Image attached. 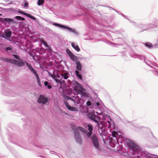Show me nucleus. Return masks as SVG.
<instances>
[{"mask_svg":"<svg viewBox=\"0 0 158 158\" xmlns=\"http://www.w3.org/2000/svg\"><path fill=\"white\" fill-rule=\"evenodd\" d=\"M2 15L0 13V16H2Z\"/></svg>","mask_w":158,"mask_h":158,"instance_id":"nucleus-41","label":"nucleus"},{"mask_svg":"<svg viewBox=\"0 0 158 158\" xmlns=\"http://www.w3.org/2000/svg\"><path fill=\"white\" fill-rule=\"evenodd\" d=\"M28 5V2H26L24 3V7H27V6Z\"/></svg>","mask_w":158,"mask_h":158,"instance_id":"nucleus-31","label":"nucleus"},{"mask_svg":"<svg viewBox=\"0 0 158 158\" xmlns=\"http://www.w3.org/2000/svg\"><path fill=\"white\" fill-rule=\"evenodd\" d=\"M42 42L43 44H45V43L46 42L44 40H42Z\"/></svg>","mask_w":158,"mask_h":158,"instance_id":"nucleus-34","label":"nucleus"},{"mask_svg":"<svg viewBox=\"0 0 158 158\" xmlns=\"http://www.w3.org/2000/svg\"><path fill=\"white\" fill-rule=\"evenodd\" d=\"M128 147L133 151H136L137 150L139 147L135 143L131 141H129L127 142Z\"/></svg>","mask_w":158,"mask_h":158,"instance_id":"nucleus-6","label":"nucleus"},{"mask_svg":"<svg viewBox=\"0 0 158 158\" xmlns=\"http://www.w3.org/2000/svg\"><path fill=\"white\" fill-rule=\"evenodd\" d=\"M56 83L58 84H60V87L61 85V82L59 80L57 79L55 80Z\"/></svg>","mask_w":158,"mask_h":158,"instance_id":"nucleus-25","label":"nucleus"},{"mask_svg":"<svg viewBox=\"0 0 158 158\" xmlns=\"http://www.w3.org/2000/svg\"><path fill=\"white\" fill-rule=\"evenodd\" d=\"M145 45L149 48H151L152 47V45L150 43L148 42L145 44Z\"/></svg>","mask_w":158,"mask_h":158,"instance_id":"nucleus-18","label":"nucleus"},{"mask_svg":"<svg viewBox=\"0 0 158 158\" xmlns=\"http://www.w3.org/2000/svg\"><path fill=\"white\" fill-rule=\"evenodd\" d=\"M118 135V133L115 131H113L112 132V135L113 137H116V135Z\"/></svg>","mask_w":158,"mask_h":158,"instance_id":"nucleus-23","label":"nucleus"},{"mask_svg":"<svg viewBox=\"0 0 158 158\" xmlns=\"http://www.w3.org/2000/svg\"><path fill=\"white\" fill-rule=\"evenodd\" d=\"M13 56L15 58H16V59H18V60H19V57L16 55H15V54H14L13 55Z\"/></svg>","mask_w":158,"mask_h":158,"instance_id":"nucleus-28","label":"nucleus"},{"mask_svg":"<svg viewBox=\"0 0 158 158\" xmlns=\"http://www.w3.org/2000/svg\"><path fill=\"white\" fill-rule=\"evenodd\" d=\"M51 76L52 77V78H53L55 81L57 79L56 76L54 74H52Z\"/></svg>","mask_w":158,"mask_h":158,"instance_id":"nucleus-27","label":"nucleus"},{"mask_svg":"<svg viewBox=\"0 0 158 158\" xmlns=\"http://www.w3.org/2000/svg\"><path fill=\"white\" fill-rule=\"evenodd\" d=\"M109 139L111 141H112L113 140V138L112 137H109Z\"/></svg>","mask_w":158,"mask_h":158,"instance_id":"nucleus-36","label":"nucleus"},{"mask_svg":"<svg viewBox=\"0 0 158 158\" xmlns=\"http://www.w3.org/2000/svg\"><path fill=\"white\" fill-rule=\"evenodd\" d=\"M66 52L70 58L73 61H76L77 60V57L74 55L69 49H66Z\"/></svg>","mask_w":158,"mask_h":158,"instance_id":"nucleus-11","label":"nucleus"},{"mask_svg":"<svg viewBox=\"0 0 158 158\" xmlns=\"http://www.w3.org/2000/svg\"><path fill=\"white\" fill-rule=\"evenodd\" d=\"M76 69L79 71H81L82 69L80 61H77L76 63Z\"/></svg>","mask_w":158,"mask_h":158,"instance_id":"nucleus-14","label":"nucleus"},{"mask_svg":"<svg viewBox=\"0 0 158 158\" xmlns=\"http://www.w3.org/2000/svg\"><path fill=\"white\" fill-rule=\"evenodd\" d=\"M83 89L82 90V92L79 93V94H80L81 95V96L84 97H86L87 96L85 92H83Z\"/></svg>","mask_w":158,"mask_h":158,"instance_id":"nucleus-21","label":"nucleus"},{"mask_svg":"<svg viewBox=\"0 0 158 158\" xmlns=\"http://www.w3.org/2000/svg\"><path fill=\"white\" fill-rule=\"evenodd\" d=\"M107 122L109 123H110V122L109 121H107Z\"/></svg>","mask_w":158,"mask_h":158,"instance_id":"nucleus-40","label":"nucleus"},{"mask_svg":"<svg viewBox=\"0 0 158 158\" xmlns=\"http://www.w3.org/2000/svg\"><path fill=\"white\" fill-rule=\"evenodd\" d=\"M69 73L64 72H63L61 73V76L64 79H67L69 78L68 74Z\"/></svg>","mask_w":158,"mask_h":158,"instance_id":"nucleus-13","label":"nucleus"},{"mask_svg":"<svg viewBox=\"0 0 158 158\" xmlns=\"http://www.w3.org/2000/svg\"><path fill=\"white\" fill-rule=\"evenodd\" d=\"M48 102L47 98L45 97L43 95H40L38 99V102L39 103L43 105L46 104Z\"/></svg>","mask_w":158,"mask_h":158,"instance_id":"nucleus-9","label":"nucleus"},{"mask_svg":"<svg viewBox=\"0 0 158 158\" xmlns=\"http://www.w3.org/2000/svg\"><path fill=\"white\" fill-rule=\"evenodd\" d=\"M25 63L29 69L34 74V75L36 76L38 82V84L40 86L41 85V84L40 81V80L39 77L37 73H36L35 70L27 62L25 61Z\"/></svg>","mask_w":158,"mask_h":158,"instance_id":"nucleus-3","label":"nucleus"},{"mask_svg":"<svg viewBox=\"0 0 158 158\" xmlns=\"http://www.w3.org/2000/svg\"><path fill=\"white\" fill-rule=\"evenodd\" d=\"M27 17L30 18L31 19H32L35 20L36 19V18L35 17L32 16V15H30L29 14H27Z\"/></svg>","mask_w":158,"mask_h":158,"instance_id":"nucleus-22","label":"nucleus"},{"mask_svg":"<svg viewBox=\"0 0 158 158\" xmlns=\"http://www.w3.org/2000/svg\"><path fill=\"white\" fill-rule=\"evenodd\" d=\"M71 45L72 47L75 49L77 51L79 52L80 51V49L77 45H76L74 43H72Z\"/></svg>","mask_w":158,"mask_h":158,"instance_id":"nucleus-15","label":"nucleus"},{"mask_svg":"<svg viewBox=\"0 0 158 158\" xmlns=\"http://www.w3.org/2000/svg\"><path fill=\"white\" fill-rule=\"evenodd\" d=\"M88 118L97 123V126L99 127L100 126L99 121L100 120V118L98 116L92 113H89L88 114Z\"/></svg>","mask_w":158,"mask_h":158,"instance_id":"nucleus-4","label":"nucleus"},{"mask_svg":"<svg viewBox=\"0 0 158 158\" xmlns=\"http://www.w3.org/2000/svg\"><path fill=\"white\" fill-rule=\"evenodd\" d=\"M64 102L65 105L66 106L67 108L68 109L69 108V106H70L69 104L68 103L67 101H64Z\"/></svg>","mask_w":158,"mask_h":158,"instance_id":"nucleus-24","label":"nucleus"},{"mask_svg":"<svg viewBox=\"0 0 158 158\" xmlns=\"http://www.w3.org/2000/svg\"><path fill=\"white\" fill-rule=\"evenodd\" d=\"M75 82L76 85L74 84L75 85L74 87V89L78 94H79V93L82 92V90L83 89V88L80 84L77 81Z\"/></svg>","mask_w":158,"mask_h":158,"instance_id":"nucleus-7","label":"nucleus"},{"mask_svg":"<svg viewBox=\"0 0 158 158\" xmlns=\"http://www.w3.org/2000/svg\"><path fill=\"white\" fill-rule=\"evenodd\" d=\"M11 35V31H7L5 33V35H3L2 37L4 38L6 37L10 38Z\"/></svg>","mask_w":158,"mask_h":158,"instance_id":"nucleus-12","label":"nucleus"},{"mask_svg":"<svg viewBox=\"0 0 158 158\" xmlns=\"http://www.w3.org/2000/svg\"><path fill=\"white\" fill-rule=\"evenodd\" d=\"M0 21L5 24H6V23H8L9 24H15L16 23V22L14 21L13 19L10 18H6L2 19L0 18Z\"/></svg>","mask_w":158,"mask_h":158,"instance_id":"nucleus-10","label":"nucleus"},{"mask_svg":"<svg viewBox=\"0 0 158 158\" xmlns=\"http://www.w3.org/2000/svg\"><path fill=\"white\" fill-rule=\"evenodd\" d=\"M75 73H76V75L77 76H78V75H79V72L77 70H76L75 71Z\"/></svg>","mask_w":158,"mask_h":158,"instance_id":"nucleus-33","label":"nucleus"},{"mask_svg":"<svg viewBox=\"0 0 158 158\" xmlns=\"http://www.w3.org/2000/svg\"><path fill=\"white\" fill-rule=\"evenodd\" d=\"M1 60L14 64L19 67H21L23 66L25 64V61L23 62L22 61H18L16 60L9 59L4 57H1L0 58Z\"/></svg>","mask_w":158,"mask_h":158,"instance_id":"nucleus-2","label":"nucleus"},{"mask_svg":"<svg viewBox=\"0 0 158 158\" xmlns=\"http://www.w3.org/2000/svg\"><path fill=\"white\" fill-rule=\"evenodd\" d=\"M44 44L45 46V47H48V45L46 42L45 43V44Z\"/></svg>","mask_w":158,"mask_h":158,"instance_id":"nucleus-35","label":"nucleus"},{"mask_svg":"<svg viewBox=\"0 0 158 158\" xmlns=\"http://www.w3.org/2000/svg\"><path fill=\"white\" fill-rule=\"evenodd\" d=\"M91 139H92V141L94 147L98 149L99 147V143L97 135L96 134H93L91 137Z\"/></svg>","mask_w":158,"mask_h":158,"instance_id":"nucleus-5","label":"nucleus"},{"mask_svg":"<svg viewBox=\"0 0 158 158\" xmlns=\"http://www.w3.org/2000/svg\"><path fill=\"white\" fill-rule=\"evenodd\" d=\"M44 2V0H38L37 4L39 6L42 5Z\"/></svg>","mask_w":158,"mask_h":158,"instance_id":"nucleus-19","label":"nucleus"},{"mask_svg":"<svg viewBox=\"0 0 158 158\" xmlns=\"http://www.w3.org/2000/svg\"><path fill=\"white\" fill-rule=\"evenodd\" d=\"M6 51L11 50H12V48L10 47H6Z\"/></svg>","mask_w":158,"mask_h":158,"instance_id":"nucleus-30","label":"nucleus"},{"mask_svg":"<svg viewBox=\"0 0 158 158\" xmlns=\"http://www.w3.org/2000/svg\"><path fill=\"white\" fill-rule=\"evenodd\" d=\"M71 127L74 131L75 135V138L76 141L80 143H81V140L79 131H80L82 132L86 133L88 136L89 137H90V136L92 134L93 127L92 126L88 124L87 125L88 130L89 131L88 132L87 131H86L83 127H77L73 124H71Z\"/></svg>","mask_w":158,"mask_h":158,"instance_id":"nucleus-1","label":"nucleus"},{"mask_svg":"<svg viewBox=\"0 0 158 158\" xmlns=\"http://www.w3.org/2000/svg\"><path fill=\"white\" fill-rule=\"evenodd\" d=\"M15 18L17 19L18 20H22L24 21L25 20V19L23 18L20 16H16L15 17Z\"/></svg>","mask_w":158,"mask_h":158,"instance_id":"nucleus-20","label":"nucleus"},{"mask_svg":"<svg viewBox=\"0 0 158 158\" xmlns=\"http://www.w3.org/2000/svg\"><path fill=\"white\" fill-rule=\"evenodd\" d=\"M18 13H20V14H23L24 15H25L27 16V13H26L23 11H18Z\"/></svg>","mask_w":158,"mask_h":158,"instance_id":"nucleus-26","label":"nucleus"},{"mask_svg":"<svg viewBox=\"0 0 158 158\" xmlns=\"http://www.w3.org/2000/svg\"><path fill=\"white\" fill-rule=\"evenodd\" d=\"M56 77H60V76H59V75H58L57 76H56Z\"/></svg>","mask_w":158,"mask_h":158,"instance_id":"nucleus-39","label":"nucleus"},{"mask_svg":"<svg viewBox=\"0 0 158 158\" xmlns=\"http://www.w3.org/2000/svg\"><path fill=\"white\" fill-rule=\"evenodd\" d=\"M68 109L72 111H77L78 109L77 108L75 107H71L70 106H69V108Z\"/></svg>","mask_w":158,"mask_h":158,"instance_id":"nucleus-16","label":"nucleus"},{"mask_svg":"<svg viewBox=\"0 0 158 158\" xmlns=\"http://www.w3.org/2000/svg\"><path fill=\"white\" fill-rule=\"evenodd\" d=\"M91 105V102L90 101H88L87 102V105L88 106H90Z\"/></svg>","mask_w":158,"mask_h":158,"instance_id":"nucleus-29","label":"nucleus"},{"mask_svg":"<svg viewBox=\"0 0 158 158\" xmlns=\"http://www.w3.org/2000/svg\"><path fill=\"white\" fill-rule=\"evenodd\" d=\"M53 24L56 26H57L64 29H67L69 30L70 32H72L74 33H77V31L74 29L71 28L68 26L60 25L56 23H53Z\"/></svg>","mask_w":158,"mask_h":158,"instance_id":"nucleus-8","label":"nucleus"},{"mask_svg":"<svg viewBox=\"0 0 158 158\" xmlns=\"http://www.w3.org/2000/svg\"><path fill=\"white\" fill-rule=\"evenodd\" d=\"M80 80L82 79V77L81 75L79 74L77 76Z\"/></svg>","mask_w":158,"mask_h":158,"instance_id":"nucleus-32","label":"nucleus"},{"mask_svg":"<svg viewBox=\"0 0 158 158\" xmlns=\"http://www.w3.org/2000/svg\"><path fill=\"white\" fill-rule=\"evenodd\" d=\"M44 85L45 86H47V88L49 89H51L52 86L49 85V82L47 81H45L44 83Z\"/></svg>","mask_w":158,"mask_h":158,"instance_id":"nucleus-17","label":"nucleus"},{"mask_svg":"<svg viewBox=\"0 0 158 158\" xmlns=\"http://www.w3.org/2000/svg\"><path fill=\"white\" fill-rule=\"evenodd\" d=\"M65 97H66V98L67 99H68L69 98V97L67 96H65Z\"/></svg>","mask_w":158,"mask_h":158,"instance_id":"nucleus-38","label":"nucleus"},{"mask_svg":"<svg viewBox=\"0 0 158 158\" xmlns=\"http://www.w3.org/2000/svg\"><path fill=\"white\" fill-rule=\"evenodd\" d=\"M96 105L97 106H99L100 105V104L99 103L97 102L96 103Z\"/></svg>","mask_w":158,"mask_h":158,"instance_id":"nucleus-37","label":"nucleus"}]
</instances>
